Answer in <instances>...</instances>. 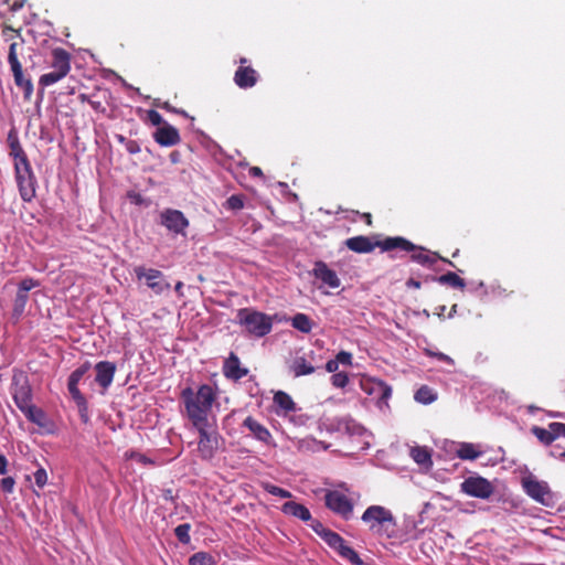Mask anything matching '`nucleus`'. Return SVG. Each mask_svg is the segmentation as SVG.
<instances>
[{"instance_id": "obj_1", "label": "nucleus", "mask_w": 565, "mask_h": 565, "mask_svg": "<svg viewBox=\"0 0 565 565\" xmlns=\"http://www.w3.org/2000/svg\"><path fill=\"white\" fill-rule=\"evenodd\" d=\"M181 398L192 425L209 423L207 415L216 398V394L211 385L203 384L196 392L191 387H185L181 392Z\"/></svg>"}, {"instance_id": "obj_2", "label": "nucleus", "mask_w": 565, "mask_h": 565, "mask_svg": "<svg viewBox=\"0 0 565 565\" xmlns=\"http://www.w3.org/2000/svg\"><path fill=\"white\" fill-rule=\"evenodd\" d=\"M362 521L369 524L370 531L386 539H398L396 520L393 513L382 505H371L362 514Z\"/></svg>"}, {"instance_id": "obj_3", "label": "nucleus", "mask_w": 565, "mask_h": 565, "mask_svg": "<svg viewBox=\"0 0 565 565\" xmlns=\"http://www.w3.org/2000/svg\"><path fill=\"white\" fill-rule=\"evenodd\" d=\"M345 246L359 254H367L374 250L375 247H380L383 252H390L394 249H413L414 244L402 237H386L383 241L373 242L370 237L359 235L354 237H350L345 241Z\"/></svg>"}, {"instance_id": "obj_4", "label": "nucleus", "mask_w": 565, "mask_h": 565, "mask_svg": "<svg viewBox=\"0 0 565 565\" xmlns=\"http://www.w3.org/2000/svg\"><path fill=\"white\" fill-rule=\"evenodd\" d=\"M237 322L246 331L257 338L265 337L273 329V318L252 308H243L237 311Z\"/></svg>"}, {"instance_id": "obj_5", "label": "nucleus", "mask_w": 565, "mask_h": 565, "mask_svg": "<svg viewBox=\"0 0 565 565\" xmlns=\"http://www.w3.org/2000/svg\"><path fill=\"white\" fill-rule=\"evenodd\" d=\"M193 426L199 431L198 452L200 458L202 460H211L220 447V441L222 439L220 434L210 425V423Z\"/></svg>"}, {"instance_id": "obj_6", "label": "nucleus", "mask_w": 565, "mask_h": 565, "mask_svg": "<svg viewBox=\"0 0 565 565\" xmlns=\"http://www.w3.org/2000/svg\"><path fill=\"white\" fill-rule=\"evenodd\" d=\"M14 177L19 193L24 202H31L36 196L38 180L31 162L14 167Z\"/></svg>"}, {"instance_id": "obj_7", "label": "nucleus", "mask_w": 565, "mask_h": 565, "mask_svg": "<svg viewBox=\"0 0 565 565\" xmlns=\"http://www.w3.org/2000/svg\"><path fill=\"white\" fill-rule=\"evenodd\" d=\"M90 369V364L88 362H85L81 366H78L76 370H74L71 375L68 376L67 381V388L70 394L72 395L74 402L79 408L81 417L86 423L88 417L86 415L87 412V401L84 397V395L78 390V383L83 379V376L88 372Z\"/></svg>"}, {"instance_id": "obj_8", "label": "nucleus", "mask_w": 565, "mask_h": 565, "mask_svg": "<svg viewBox=\"0 0 565 565\" xmlns=\"http://www.w3.org/2000/svg\"><path fill=\"white\" fill-rule=\"evenodd\" d=\"M524 492L536 502L550 507L553 503V493L545 481H540L533 476L522 478Z\"/></svg>"}, {"instance_id": "obj_9", "label": "nucleus", "mask_w": 565, "mask_h": 565, "mask_svg": "<svg viewBox=\"0 0 565 565\" xmlns=\"http://www.w3.org/2000/svg\"><path fill=\"white\" fill-rule=\"evenodd\" d=\"M461 491L472 498L489 499L494 493V486L481 476H471L460 484Z\"/></svg>"}, {"instance_id": "obj_10", "label": "nucleus", "mask_w": 565, "mask_h": 565, "mask_svg": "<svg viewBox=\"0 0 565 565\" xmlns=\"http://www.w3.org/2000/svg\"><path fill=\"white\" fill-rule=\"evenodd\" d=\"M10 391L20 411L32 404V388L28 376L23 373L13 375Z\"/></svg>"}, {"instance_id": "obj_11", "label": "nucleus", "mask_w": 565, "mask_h": 565, "mask_svg": "<svg viewBox=\"0 0 565 565\" xmlns=\"http://www.w3.org/2000/svg\"><path fill=\"white\" fill-rule=\"evenodd\" d=\"M331 548L335 550L339 555L353 565H361L362 559L359 554L349 545L345 544L344 540L334 531L328 529L321 537Z\"/></svg>"}, {"instance_id": "obj_12", "label": "nucleus", "mask_w": 565, "mask_h": 565, "mask_svg": "<svg viewBox=\"0 0 565 565\" xmlns=\"http://www.w3.org/2000/svg\"><path fill=\"white\" fill-rule=\"evenodd\" d=\"M324 503L328 509L349 520L353 513L352 501L338 490L328 491L324 497Z\"/></svg>"}, {"instance_id": "obj_13", "label": "nucleus", "mask_w": 565, "mask_h": 565, "mask_svg": "<svg viewBox=\"0 0 565 565\" xmlns=\"http://www.w3.org/2000/svg\"><path fill=\"white\" fill-rule=\"evenodd\" d=\"M160 218L161 224L174 234H184L189 226V220L179 210L167 209L161 213Z\"/></svg>"}, {"instance_id": "obj_14", "label": "nucleus", "mask_w": 565, "mask_h": 565, "mask_svg": "<svg viewBox=\"0 0 565 565\" xmlns=\"http://www.w3.org/2000/svg\"><path fill=\"white\" fill-rule=\"evenodd\" d=\"M135 274L138 279L145 278L147 286L151 288L156 294H161L163 290L169 289L170 287L168 282L160 281L162 278V273L158 269H146L145 267L139 266L135 268Z\"/></svg>"}, {"instance_id": "obj_15", "label": "nucleus", "mask_w": 565, "mask_h": 565, "mask_svg": "<svg viewBox=\"0 0 565 565\" xmlns=\"http://www.w3.org/2000/svg\"><path fill=\"white\" fill-rule=\"evenodd\" d=\"M246 62L247 60L242 57L239 60L241 65L237 67L234 74V83L243 89L255 86L258 81L257 72L250 66H245Z\"/></svg>"}, {"instance_id": "obj_16", "label": "nucleus", "mask_w": 565, "mask_h": 565, "mask_svg": "<svg viewBox=\"0 0 565 565\" xmlns=\"http://www.w3.org/2000/svg\"><path fill=\"white\" fill-rule=\"evenodd\" d=\"M404 250L412 252L411 259L417 264L423 265V266L431 267L433 265H435L437 263V260L440 259V260L449 264L450 266L455 267V264L452 262H450L449 259L439 256L435 252H429L422 246H416L415 244H414L413 249H404Z\"/></svg>"}, {"instance_id": "obj_17", "label": "nucleus", "mask_w": 565, "mask_h": 565, "mask_svg": "<svg viewBox=\"0 0 565 565\" xmlns=\"http://www.w3.org/2000/svg\"><path fill=\"white\" fill-rule=\"evenodd\" d=\"M312 275L329 288L335 289L341 285V280L337 273L322 260L315 263Z\"/></svg>"}, {"instance_id": "obj_18", "label": "nucleus", "mask_w": 565, "mask_h": 565, "mask_svg": "<svg viewBox=\"0 0 565 565\" xmlns=\"http://www.w3.org/2000/svg\"><path fill=\"white\" fill-rule=\"evenodd\" d=\"M153 139L161 147H172L181 141L179 130L169 124L159 127L153 132Z\"/></svg>"}, {"instance_id": "obj_19", "label": "nucleus", "mask_w": 565, "mask_h": 565, "mask_svg": "<svg viewBox=\"0 0 565 565\" xmlns=\"http://www.w3.org/2000/svg\"><path fill=\"white\" fill-rule=\"evenodd\" d=\"M116 364L109 361H100L95 365L96 383L104 390H107L114 381Z\"/></svg>"}, {"instance_id": "obj_20", "label": "nucleus", "mask_w": 565, "mask_h": 565, "mask_svg": "<svg viewBox=\"0 0 565 565\" xmlns=\"http://www.w3.org/2000/svg\"><path fill=\"white\" fill-rule=\"evenodd\" d=\"M362 390L369 395H375L379 401H386L391 397L392 388L383 381L363 380L361 382Z\"/></svg>"}, {"instance_id": "obj_21", "label": "nucleus", "mask_w": 565, "mask_h": 565, "mask_svg": "<svg viewBox=\"0 0 565 565\" xmlns=\"http://www.w3.org/2000/svg\"><path fill=\"white\" fill-rule=\"evenodd\" d=\"M8 146L9 154L13 159V166L23 164L30 162L26 152L24 151L19 137L14 130H10L8 134Z\"/></svg>"}, {"instance_id": "obj_22", "label": "nucleus", "mask_w": 565, "mask_h": 565, "mask_svg": "<svg viewBox=\"0 0 565 565\" xmlns=\"http://www.w3.org/2000/svg\"><path fill=\"white\" fill-rule=\"evenodd\" d=\"M51 55V68L57 73L67 75L71 71V54L65 49L55 47L52 50Z\"/></svg>"}, {"instance_id": "obj_23", "label": "nucleus", "mask_w": 565, "mask_h": 565, "mask_svg": "<svg viewBox=\"0 0 565 565\" xmlns=\"http://www.w3.org/2000/svg\"><path fill=\"white\" fill-rule=\"evenodd\" d=\"M243 426L246 427L257 440L266 445L273 444V435L270 431L254 417L247 416L243 422Z\"/></svg>"}, {"instance_id": "obj_24", "label": "nucleus", "mask_w": 565, "mask_h": 565, "mask_svg": "<svg viewBox=\"0 0 565 565\" xmlns=\"http://www.w3.org/2000/svg\"><path fill=\"white\" fill-rule=\"evenodd\" d=\"M223 372L227 379L241 380L247 375L248 370L241 367L238 356L234 353H231L224 363Z\"/></svg>"}, {"instance_id": "obj_25", "label": "nucleus", "mask_w": 565, "mask_h": 565, "mask_svg": "<svg viewBox=\"0 0 565 565\" xmlns=\"http://www.w3.org/2000/svg\"><path fill=\"white\" fill-rule=\"evenodd\" d=\"M281 511L285 514L292 515L303 522L311 520V513L308 508L295 501H287L282 504Z\"/></svg>"}, {"instance_id": "obj_26", "label": "nucleus", "mask_w": 565, "mask_h": 565, "mask_svg": "<svg viewBox=\"0 0 565 565\" xmlns=\"http://www.w3.org/2000/svg\"><path fill=\"white\" fill-rule=\"evenodd\" d=\"M290 370L295 377H300L312 374L316 367L311 360H308L306 356H297L294 359Z\"/></svg>"}, {"instance_id": "obj_27", "label": "nucleus", "mask_w": 565, "mask_h": 565, "mask_svg": "<svg viewBox=\"0 0 565 565\" xmlns=\"http://www.w3.org/2000/svg\"><path fill=\"white\" fill-rule=\"evenodd\" d=\"M10 68L13 74L14 84L23 89L25 98H30L33 93V84L31 78L24 76L22 65L12 66Z\"/></svg>"}, {"instance_id": "obj_28", "label": "nucleus", "mask_w": 565, "mask_h": 565, "mask_svg": "<svg viewBox=\"0 0 565 565\" xmlns=\"http://www.w3.org/2000/svg\"><path fill=\"white\" fill-rule=\"evenodd\" d=\"M21 412L24 414L28 420L41 428H45L49 424V419L44 411L33 404H30L28 407L21 409Z\"/></svg>"}, {"instance_id": "obj_29", "label": "nucleus", "mask_w": 565, "mask_h": 565, "mask_svg": "<svg viewBox=\"0 0 565 565\" xmlns=\"http://www.w3.org/2000/svg\"><path fill=\"white\" fill-rule=\"evenodd\" d=\"M436 280L440 285H448L452 288L463 290L466 288V281L459 277L456 273L448 271L439 277Z\"/></svg>"}, {"instance_id": "obj_30", "label": "nucleus", "mask_w": 565, "mask_h": 565, "mask_svg": "<svg viewBox=\"0 0 565 565\" xmlns=\"http://www.w3.org/2000/svg\"><path fill=\"white\" fill-rule=\"evenodd\" d=\"M291 326L302 333H310L313 321L306 313H296L291 319Z\"/></svg>"}, {"instance_id": "obj_31", "label": "nucleus", "mask_w": 565, "mask_h": 565, "mask_svg": "<svg viewBox=\"0 0 565 565\" xmlns=\"http://www.w3.org/2000/svg\"><path fill=\"white\" fill-rule=\"evenodd\" d=\"M274 403L286 413L294 412L296 409V404L291 396L282 391L275 393Z\"/></svg>"}, {"instance_id": "obj_32", "label": "nucleus", "mask_w": 565, "mask_h": 565, "mask_svg": "<svg viewBox=\"0 0 565 565\" xmlns=\"http://www.w3.org/2000/svg\"><path fill=\"white\" fill-rule=\"evenodd\" d=\"M411 456L420 466L430 467L433 465L431 455L426 447L412 448Z\"/></svg>"}, {"instance_id": "obj_33", "label": "nucleus", "mask_w": 565, "mask_h": 565, "mask_svg": "<svg viewBox=\"0 0 565 565\" xmlns=\"http://www.w3.org/2000/svg\"><path fill=\"white\" fill-rule=\"evenodd\" d=\"M416 402L428 405L437 399V394L427 385L420 386L414 395Z\"/></svg>"}, {"instance_id": "obj_34", "label": "nucleus", "mask_w": 565, "mask_h": 565, "mask_svg": "<svg viewBox=\"0 0 565 565\" xmlns=\"http://www.w3.org/2000/svg\"><path fill=\"white\" fill-rule=\"evenodd\" d=\"M457 456L462 460H475L481 456V451L477 450L473 444L462 443L457 449Z\"/></svg>"}, {"instance_id": "obj_35", "label": "nucleus", "mask_w": 565, "mask_h": 565, "mask_svg": "<svg viewBox=\"0 0 565 565\" xmlns=\"http://www.w3.org/2000/svg\"><path fill=\"white\" fill-rule=\"evenodd\" d=\"M9 30L14 31L18 33V36L20 38L21 42H12L9 46V53H8V62L10 64V67L21 65L19 58H18V49L22 46L24 43V39L21 36V33L19 30H14L12 28H9Z\"/></svg>"}, {"instance_id": "obj_36", "label": "nucleus", "mask_w": 565, "mask_h": 565, "mask_svg": "<svg viewBox=\"0 0 565 565\" xmlns=\"http://www.w3.org/2000/svg\"><path fill=\"white\" fill-rule=\"evenodd\" d=\"M189 565H216V559L207 552H196L190 556Z\"/></svg>"}, {"instance_id": "obj_37", "label": "nucleus", "mask_w": 565, "mask_h": 565, "mask_svg": "<svg viewBox=\"0 0 565 565\" xmlns=\"http://www.w3.org/2000/svg\"><path fill=\"white\" fill-rule=\"evenodd\" d=\"M531 433L539 439V441L541 444H543L544 446H548L551 445L554 439H553V436H552V431H551V428L547 427V428H543V427H540V426H532L531 428Z\"/></svg>"}, {"instance_id": "obj_38", "label": "nucleus", "mask_w": 565, "mask_h": 565, "mask_svg": "<svg viewBox=\"0 0 565 565\" xmlns=\"http://www.w3.org/2000/svg\"><path fill=\"white\" fill-rule=\"evenodd\" d=\"M28 301L29 295L17 291L12 309V313L15 318H20L23 315Z\"/></svg>"}, {"instance_id": "obj_39", "label": "nucleus", "mask_w": 565, "mask_h": 565, "mask_svg": "<svg viewBox=\"0 0 565 565\" xmlns=\"http://www.w3.org/2000/svg\"><path fill=\"white\" fill-rule=\"evenodd\" d=\"M66 75H63L61 73H57L56 71H51L49 73H45L40 76L39 78V85L42 87L51 86L61 79H63Z\"/></svg>"}, {"instance_id": "obj_40", "label": "nucleus", "mask_w": 565, "mask_h": 565, "mask_svg": "<svg viewBox=\"0 0 565 565\" xmlns=\"http://www.w3.org/2000/svg\"><path fill=\"white\" fill-rule=\"evenodd\" d=\"M190 530L191 525L189 523H182L174 529V534L181 543L188 544L191 540Z\"/></svg>"}, {"instance_id": "obj_41", "label": "nucleus", "mask_w": 565, "mask_h": 565, "mask_svg": "<svg viewBox=\"0 0 565 565\" xmlns=\"http://www.w3.org/2000/svg\"><path fill=\"white\" fill-rule=\"evenodd\" d=\"M263 488L266 492L279 498L288 499L291 497V492H289L288 490L271 484L269 482L263 483Z\"/></svg>"}, {"instance_id": "obj_42", "label": "nucleus", "mask_w": 565, "mask_h": 565, "mask_svg": "<svg viewBox=\"0 0 565 565\" xmlns=\"http://www.w3.org/2000/svg\"><path fill=\"white\" fill-rule=\"evenodd\" d=\"M117 139L120 143H124L125 145V148L127 150L128 153L130 154H137L140 152L141 148H140V145L138 141L136 140H131V139H127L126 137L119 135L117 136Z\"/></svg>"}, {"instance_id": "obj_43", "label": "nucleus", "mask_w": 565, "mask_h": 565, "mask_svg": "<svg viewBox=\"0 0 565 565\" xmlns=\"http://www.w3.org/2000/svg\"><path fill=\"white\" fill-rule=\"evenodd\" d=\"M225 206L228 210H233V211L242 210L244 207V195H241V194H233V195H231L226 200Z\"/></svg>"}, {"instance_id": "obj_44", "label": "nucleus", "mask_w": 565, "mask_h": 565, "mask_svg": "<svg viewBox=\"0 0 565 565\" xmlns=\"http://www.w3.org/2000/svg\"><path fill=\"white\" fill-rule=\"evenodd\" d=\"M40 286V282L33 278H24L21 280V282L19 284V287H18V292H21V294H26L35 288V287H39Z\"/></svg>"}, {"instance_id": "obj_45", "label": "nucleus", "mask_w": 565, "mask_h": 565, "mask_svg": "<svg viewBox=\"0 0 565 565\" xmlns=\"http://www.w3.org/2000/svg\"><path fill=\"white\" fill-rule=\"evenodd\" d=\"M331 383L335 387L343 388L349 383V376L345 372H338L331 376Z\"/></svg>"}, {"instance_id": "obj_46", "label": "nucleus", "mask_w": 565, "mask_h": 565, "mask_svg": "<svg viewBox=\"0 0 565 565\" xmlns=\"http://www.w3.org/2000/svg\"><path fill=\"white\" fill-rule=\"evenodd\" d=\"M551 428L553 439L556 440L559 437H565V424L553 422L548 424Z\"/></svg>"}, {"instance_id": "obj_47", "label": "nucleus", "mask_w": 565, "mask_h": 565, "mask_svg": "<svg viewBox=\"0 0 565 565\" xmlns=\"http://www.w3.org/2000/svg\"><path fill=\"white\" fill-rule=\"evenodd\" d=\"M147 116L151 125L158 126V128L167 124L162 116L154 109L148 110Z\"/></svg>"}, {"instance_id": "obj_48", "label": "nucleus", "mask_w": 565, "mask_h": 565, "mask_svg": "<svg viewBox=\"0 0 565 565\" xmlns=\"http://www.w3.org/2000/svg\"><path fill=\"white\" fill-rule=\"evenodd\" d=\"M34 481L39 488H43L47 482V473L45 469L40 468L34 472Z\"/></svg>"}, {"instance_id": "obj_49", "label": "nucleus", "mask_w": 565, "mask_h": 565, "mask_svg": "<svg viewBox=\"0 0 565 565\" xmlns=\"http://www.w3.org/2000/svg\"><path fill=\"white\" fill-rule=\"evenodd\" d=\"M15 480L12 477H6L1 480L0 486L3 492L12 493L14 489Z\"/></svg>"}, {"instance_id": "obj_50", "label": "nucleus", "mask_w": 565, "mask_h": 565, "mask_svg": "<svg viewBox=\"0 0 565 565\" xmlns=\"http://www.w3.org/2000/svg\"><path fill=\"white\" fill-rule=\"evenodd\" d=\"M309 526L317 533L320 537H322L323 533L328 530L319 520H315L311 518L309 521Z\"/></svg>"}, {"instance_id": "obj_51", "label": "nucleus", "mask_w": 565, "mask_h": 565, "mask_svg": "<svg viewBox=\"0 0 565 565\" xmlns=\"http://www.w3.org/2000/svg\"><path fill=\"white\" fill-rule=\"evenodd\" d=\"M335 360L338 361V364H344V365H351L352 364V354L347 351H340L335 355Z\"/></svg>"}, {"instance_id": "obj_52", "label": "nucleus", "mask_w": 565, "mask_h": 565, "mask_svg": "<svg viewBox=\"0 0 565 565\" xmlns=\"http://www.w3.org/2000/svg\"><path fill=\"white\" fill-rule=\"evenodd\" d=\"M130 458H132L143 465H154V461L152 459L148 458L146 455L140 454V452H135V451L131 452Z\"/></svg>"}, {"instance_id": "obj_53", "label": "nucleus", "mask_w": 565, "mask_h": 565, "mask_svg": "<svg viewBox=\"0 0 565 565\" xmlns=\"http://www.w3.org/2000/svg\"><path fill=\"white\" fill-rule=\"evenodd\" d=\"M339 369V364H338V361L335 359H332V360H329L327 363H326V371L328 373H338Z\"/></svg>"}, {"instance_id": "obj_54", "label": "nucleus", "mask_w": 565, "mask_h": 565, "mask_svg": "<svg viewBox=\"0 0 565 565\" xmlns=\"http://www.w3.org/2000/svg\"><path fill=\"white\" fill-rule=\"evenodd\" d=\"M162 109L167 110V111H170V113H175V114H181L183 116H186V113L184 110H178L175 109L173 106H171L170 103L168 102H164L161 106H160Z\"/></svg>"}, {"instance_id": "obj_55", "label": "nucleus", "mask_w": 565, "mask_h": 565, "mask_svg": "<svg viewBox=\"0 0 565 565\" xmlns=\"http://www.w3.org/2000/svg\"><path fill=\"white\" fill-rule=\"evenodd\" d=\"M88 104L92 106L93 109H95L96 111H102L104 113L106 109L105 107L103 106L102 102L99 100H88Z\"/></svg>"}, {"instance_id": "obj_56", "label": "nucleus", "mask_w": 565, "mask_h": 565, "mask_svg": "<svg viewBox=\"0 0 565 565\" xmlns=\"http://www.w3.org/2000/svg\"><path fill=\"white\" fill-rule=\"evenodd\" d=\"M8 460L4 455H0V475H4L7 472Z\"/></svg>"}, {"instance_id": "obj_57", "label": "nucleus", "mask_w": 565, "mask_h": 565, "mask_svg": "<svg viewBox=\"0 0 565 565\" xmlns=\"http://www.w3.org/2000/svg\"><path fill=\"white\" fill-rule=\"evenodd\" d=\"M25 1L26 0H14L13 3L11 4V11L21 10L24 7Z\"/></svg>"}, {"instance_id": "obj_58", "label": "nucleus", "mask_w": 565, "mask_h": 565, "mask_svg": "<svg viewBox=\"0 0 565 565\" xmlns=\"http://www.w3.org/2000/svg\"><path fill=\"white\" fill-rule=\"evenodd\" d=\"M249 175L257 177V178H264V173L259 167H252L249 169Z\"/></svg>"}, {"instance_id": "obj_59", "label": "nucleus", "mask_w": 565, "mask_h": 565, "mask_svg": "<svg viewBox=\"0 0 565 565\" xmlns=\"http://www.w3.org/2000/svg\"><path fill=\"white\" fill-rule=\"evenodd\" d=\"M406 286L408 288H415V289H419L422 284L420 281L414 279V278H409L407 281H406Z\"/></svg>"}, {"instance_id": "obj_60", "label": "nucleus", "mask_w": 565, "mask_h": 565, "mask_svg": "<svg viewBox=\"0 0 565 565\" xmlns=\"http://www.w3.org/2000/svg\"><path fill=\"white\" fill-rule=\"evenodd\" d=\"M435 356L443 362L452 363V359L445 353H436Z\"/></svg>"}, {"instance_id": "obj_61", "label": "nucleus", "mask_w": 565, "mask_h": 565, "mask_svg": "<svg viewBox=\"0 0 565 565\" xmlns=\"http://www.w3.org/2000/svg\"><path fill=\"white\" fill-rule=\"evenodd\" d=\"M362 220H363L367 225H372V215H371V213H363V214H362Z\"/></svg>"}, {"instance_id": "obj_62", "label": "nucleus", "mask_w": 565, "mask_h": 565, "mask_svg": "<svg viewBox=\"0 0 565 565\" xmlns=\"http://www.w3.org/2000/svg\"><path fill=\"white\" fill-rule=\"evenodd\" d=\"M170 160L172 163H177L179 161V152L178 151H173L170 153Z\"/></svg>"}, {"instance_id": "obj_63", "label": "nucleus", "mask_w": 565, "mask_h": 565, "mask_svg": "<svg viewBox=\"0 0 565 565\" xmlns=\"http://www.w3.org/2000/svg\"><path fill=\"white\" fill-rule=\"evenodd\" d=\"M445 311H446V306H444V305H443V306H439V307L437 308V312H436V315H437L439 318H443V317L445 316Z\"/></svg>"}, {"instance_id": "obj_64", "label": "nucleus", "mask_w": 565, "mask_h": 565, "mask_svg": "<svg viewBox=\"0 0 565 565\" xmlns=\"http://www.w3.org/2000/svg\"><path fill=\"white\" fill-rule=\"evenodd\" d=\"M163 498H164L166 500H173L172 490H171V489L164 490V492H163Z\"/></svg>"}]
</instances>
